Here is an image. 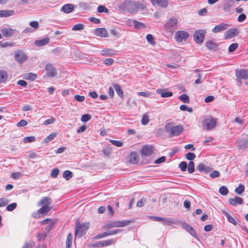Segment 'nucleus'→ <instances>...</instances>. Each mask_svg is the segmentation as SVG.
I'll return each instance as SVG.
<instances>
[{
    "mask_svg": "<svg viewBox=\"0 0 248 248\" xmlns=\"http://www.w3.org/2000/svg\"><path fill=\"white\" fill-rule=\"evenodd\" d=\"M145 7L144 4L132 0H124L119 5L120 9L123 10H126L131 14L136 13L140 9L143 10L144 9Z\"/></svg>",
    "mask_w": 248,
    "mask_h": 248,
    "instance_id": "obj_1",
    "label": "nucleus"
},
{
    "mask_svg": "<svg viewBox=\"0 0 248 248\" xmlns=\"http://www.w3.org/2000/svg\"><path fill=\"white\" fill-rule=\"evenodd\" d=\"M165 131L170 134V137L177 136L181 135L184 130L182 125L174 126L173 124L169 123L165 127Z\"/></svg>",
    "mask_w": 248,
    "mask_h": 248,
    "instance_id": "obj_2",
    "label": "nucleus"
},
{
    "mask_svg": "<svg viewBox=\"0 0 248 248\" xmlns=\"http://www.w3.org/2000/svg\"><path fill=\"white\" fill-rule=\"evenodd\" d=\"M132 221H108L104 227L105 229H110L113 227H123L128 225Z\"/></svg>",
    "mask_w": 248,
    "mask_h": 248,
    "instance_id": "obj_3",
    "label": "nucleus"
},
{
    "mask_svg": "<svg viewBox=\"0 0 248 248\" xmlns=\"http://www.w3.org/2000/svg\"><path fill=\"white\" fill-rule=\"evenodd\" d=\"M89 223H84L81 224H77L76 225V237H80L82 236L89 228Z\"/></svg>",
    "mask_w": 248,
    "mask_h": 248,
    "instance_id": "obj_4",
    "label": "nucleus"
},
{
    "mask_svg": "<svg viewBox=\"0 0 248 248\" xmlns=\"http://www.w3.org/2000/svg\"><path fill=\"white\" fill-rule=\"evenodd\" d=\"M216 124L217 119L214 118L211 116L205 119L202 122L203 127L207 130H211L214 128Z\"/></svg>",
    "mask_w": 248,
    "mask_h": 248,
    "instance_id": "obj_5",
    "label": "nucleus"
},
{
    "mask_svg": "<svg viewBox=\"0 0 248 248\" xmlns=\"http://www.w3.org/2000/svg\"><path fill=\"white\" fill-rule=\"evenodd\" d=\"M235 75L237 81L241 84L242 79L246 80L248 78V70L247 69H236Z\"/></svg>",
    "mask_w": 248,
    "mask_h": 248,
    "instance_id": "obj_6",
    "label": "nucleus"
},
{
    "mask_svg": "<svg viewBox=\"0 0 248 248\" xmlns=\"http://www.w3.org/2000/svg\"><path fill=\"white\" fill-rule=\"evenodd\" d=\"M189 36V33L185 31H179L175 32V39L176 42L181 43L186 41Z\"/></svg>",
    "mask_w": 248,
    "mask_h": 248,
    "instance_id": "obj_7",
    "label": "nucleus"
},
{
    "mask_svg": "<svg viewBox=\"0 0 248 248\" xmlns=\"http://www.w3.org/2000/svg\"><path fill=\"white\" fill-rule=\"evenodd\" d=\"M178 25V20L175 17L170 18L164 25V29L169 31L176 29Z\"/></svg>",
    "mask_w": 248,
    "mask_h": 248,
    "instance_id": "obj_8",
    "label": "nucleus"
},
{
    "mask_svg": "<svg viewBox=\"0 0 248 248\" xmlns=\"http://www.w3.org/2000/svg\"><path fill=\"white\" fill-rule=\"evenodd\" d=\"M14 58L16 61L21 63L26 61L28 57L24 51L18 50L15 52Z\"/></svg>",
    "mask_w": 248,
    "mask_h": 248,
    "instance_id": "obj_9",
    "label": "nucleus"
},
{
    "mask_svg": "<svg viewBox=\"0 0 248 248\" xmlns=\"http://www.w3.org/2000/svg\"><path fill=\"white\" fill-rule=\"evenodd\" d=\"M206 33L205 30H199L196 31L193 35L194 41L198 44H201L203 41V38Z\"/></svg>",
    "mask_w": 248,
    "mask_h": 248,
    "instance_id": "obj_10",
    "label": "nucleus"
},
{
    "mask_svg": "<svg viewBox=\"0 0 248 248\" xmlns=\"http://www.w3.org/2000/svg\"><path fill=\"white\" fill-rule=\"evenodd\" d=\"M154 149V147L152 145H145L141 150V155L144 156H149L153 153Z\"/></svg>",
    "mask_w": 248,
    "mask_h": 248,
    "instance_id": "obj_11",
    "label": "nucleus"
},
{
    "mask_svg": "<svg viewBox=\"0 0 248 248\" xmlns=\"http://www.w3.org/2000/svg\"><path fill=\"white\" fill-rule=\"evenodd\" d=\"M121 231V230L117 229V230H111V231H109L105 232H104L103 233L98 234V235L95 236L94 238L95 239H101V238H102L106 237H107L108 236L115 234L120 232Z\"/></svg>",
    "mask_w": 248,
    "mask_h": 248,
    "instance_id": "obj_12",
    "label": "nucleus"
},
{
    "mask_svg": "<svg viewBox=\"0 0 248 248\" xmlns=\"http://www.w3.org/2000/svg\"><path fill=\"white\" fill-rule=\"evenodd\" d=\"M46 74L49 77H54L57 75L56 68L51 64H47L46 66Z\"/></svg>",
    "mask_w": 248,
    "mask_h": 248,
    "instance_id": "obj_13",
    "label": "nucleus"
},
{
    "mask_svg": "<svg viewBox=\"0 0 248 248\" xmlns=\"http://www.w3.org/2000/svg\"><path fill=\"white\" fill-rule=\"evenodd\" d=\"M239 33V30L235 28L229 29L225 33L224 38L229 39L237 36Z\"/></svg>",
    "mask_w": 248,
    "mask_h": 248,
    "instance_id": "obj_14",
    "label": "nucleus"
},
{
    "mask_svg": "<svg viewBox=\"0 0 248 248\" xmlns=\"http://www.w3.org/2000/svg\"><path fill=\"white\" fill-rule=\"evenodd\" d=\"M2 35L5 37H12L16 31V29H13L10 28H2L0 30Z\"/></svg>",
    "mask_w": 248,
    "mask_h": 248,
    "instance_id": "obj_15",
    "label": "nucleus"
},
{
    "mask_svg": "<svg viewBox=\"0 0 248 248\" xmlns=\"http://www.w3.org/2000/svg\"><path fill=\"white\" fill-rule=\"evenodd\" d=\"M151 2L154 6H158L161 8H166L168 5V0H151Z\"/></svg>",
    "mask_w": 248,
    "mask_h": 248,
    "instance_id": "obj_16",
    "label": "nucleus"
},
{
    "mask_svg": "<svg viewBox=\"0 0 248 248\" xmlns=\"http://www.w3.org/2000/svg\"><path fill=\"white\" fill-rule=\"evenodd\" d=\"M182 227L184 229L186 230L193 237L197 238L198 237V235L195 231V230L190 226L189 224L186 222H183L182 223Z\"/></svg>",
    "mask_w": 248,
    "mask_h": 248,
    "instance_id": "obj_17",
    "label": "nucleus"
},
{
    "mask_svg": "<svg viewBox=\"0 0 248 248\" xmlns=\"http://www.w3.org/2000/svg\"><path fill=\"white\" fill-rule=\"evenodd\" d=\"M229 25L226 23H220L215 26L213 29L212 31L214 33H217L227 29Z\"/></svg>",
    "mask_w": 248,
    "mask_h": 248,
    "instance_id": "obj_18",
    "label": "nucleus"
},
{
    "mask_svg": "<svg viewBox=\"0 0 248 248\" xmlns=\"http://www.w3.org/2000/svg\"><path fill=\"white\" fill-rule=\"evenodd\" d=\"M229 202L230 204L232 206H236L238 204H242L243 203V200L240 197L235 196L234 198H229Z\"/></svg>",
    "mask_w": 248,
    "mask_h": 248,
    "instance_id": "obj_19",
    "label": "nucleus"
},
{
    "mask_svg": "<svg viewBox=\"0 0 248 248\" xmlns=\"http://www.w3.org/2000/svg\"><path fill=\"white\" fill-rule=\"evenodd\" d=\"M100 54L102 56L111 57L116 55V51L113 49L106 48L101 50Z\"/></svg>",
    "mask_w": 248,
    "mask_h": 248,
    "instance_id": "obj_20",
    "label": "nucleus"
},
{
    "mask_svg": "<svg viewBox=\"0 0 248 248\" xmlns=\"http://www.w3.org/2000/svg\"><path fill=\"white\" fill-rule=\"evenodd\" d=\"M156 93L160 94L161 96L163 98L171 97L173 94L172 92L167 91V89H158L156 90Z\"/></svg>",
    "mask_w": 248,
    "mask_h": 248,
    "instance_id": "obj_21",
    "label": "nucleus"
},
{
    "mask_svg": "<svg viewBox=\"0 0 248 248\" xmlns=\"http://www.w3.org/2000/svg\"><path fill=\"white\" fill-rule=\"evenodd\" d=\"M15 14V12L12 10H0V17H7L13 16Z\"/></svg>",
    "mask_w": 248,
    "mask_h": 248,
    "instance_id": "obj_22",
    "label": "nucleus"
},
{
    "mask_svg": "<svg viewBox=\"0 0 248 248\" xmlns=\"http://www.w3.org/2000/svg\"><path fill=\"white\" fill-rule=\"evenodd\" d=\"M51 203V199L48 197L43 198L38 203L39 206H49Z\"/></svg>",
    "mask_w": 248,
    "mask_h": 248,
    "instance_id": "obj_23",
    "label": "nucleus"
},
{
    "mask_svg": "<svg viewBox=\"0 0 248 248\" xmlns=\"http://www.w3.org/2000/svg\"><path fill=\"white\" fill-rule=\"evenodd\" d=\"M196 169L200 172L207 173L211 170V169L203 163L199 164Z\"/></svg>",
    "mask_w": 248,
    "mask_h": 248,
    "instance_id": "obj_24",
    "label": "nucleus"
},
{
    "mask_svg": "<svg viewBox=\"0 0 248 248\" xmlns=\"http://www.w3.org/2000/svg\"><path fill=\"white\" fill-rule=\"evenodd\" d=\"M95 34L100 37H107L108 32L105 28H97L95 30Z\"/></svg>",
    "mask_w": 248,
    "mask_h": 248,
    "instance_id": "obj_25",
    "label": "nucleus"
},
{
    "mask_svg": "<svg viewBox=\"0 0 248 248\" xmlns=\"http://www.w3.org/2000/svg\"><path fill=\"white\" fill-rule=\"evenodd\" d=\"M129 161L133 164L137 163L139 160V157L136 152H133L129 155Z\"/></svg>",
    "mask_w": 248,
    "mask_h": 248,
    "instance_id": "obj_26",
    "label": "nucleus"
},
{
    "mask_svg": "<svg viewBox=\"0 0 248 248\" xmlns=\"http://www.w3.org/2000/svg\"><path fill=\"white\" fill-rule=\"evenodd\" d=\"M49 41V39L48 38H44L41 40H36L34 42V45L37 46H42L48 43Z\"/></svg>",
    "mask_w": 248,
    "mask_h": 248,
    "instance_id": "obj_27",
    "label": "nucleus"
},
{
    "mask_svg": "<svg viewBox=\"0 0 248 248\" xmlns=\"http://www.w3.org/2000/svg\"><path fill=\"white\" fill-rule=\"evenodd\" d=\"M238 147L240 149H245L248 147V140L241 139L238 141Z\"/></svg>",
    "mask_w": 248,
    "mask_h": 248,
    "instance_id": "obj_28",
    "label": "nucleus"
},
{
    "mask_svg": "<svg viewBox=\"0 0 248 248\" xmlns=\"http://www.w3.org/2000/svg\"><path fill=\"white\" fill-rule=\"evenodd\" d=\"M74 10L73 5L72 4H66L64 5L61 8V11L65 13H70Z\"/></svg>",
    "mask_w": 248,
    "mask_h": 248,
    "instance_id": "obj_29",
    "label": "nucleus"
},
{
    "mask_svg": "<svg viewBox=\"0 0 248 248\" xmlns=\"http://www.w3.org/2000/svg\"><path fill=\"white\" fill-rule=\"evenodd\" d=\"M207 47L210 50H216L217 48V44L212 40H209L206 42Z\"/></svg>",
    "mask_w": 248,
    "mask_h": 248,
    "instance_id": "obj_30",
    "label": "nucleus"
},
{
    "mask_svg": "<svg viewBox=\"0 0 248 248\" xmlns=\"http://www.w3.org/2000/svg\"><path fill=\"white\" fill-rule=\"evenodd\" d=\"M116 240L113 239L101 241L102 247H107L112 244H114Z\"/></svg>",
    "mask_w": 248,
    "mask_h": 248,
    "instance_id": "obj_31",
    "label": "nucleus"
},
{
    "mask_svg": "<svg viewBox=\"0 0 248 248\" xmlns=\"http://www.w3.org/2000/svg\"><path fill=\"white\" fill-rule=\"evenodd\" d=\"M162 222L164 225H170L172 224H176V221L170 217L163 218V220Z\"/></svg>",
    "mask_w": 248,
    "mask_h": 248,
    "instance_id": "obj_32",
    "label": "nucleus"
},
{
    "mask_svg": "<svg viewBox=\"0 0 248 248\" xmlns=\"http://www.w3.org/2000/svg\"><path fill=\"white\" fill-rule=\"evenodd\" d=\"M52 209L50 206H42V207L38 210V213L40 214H46L48 212Z\"/></svg>",
    "mask_w": 248,
    "mask_h": 248,
    "instance_id": "obj_33",
    "label": "nucleus"
},
{
    "mask_svg": "<svg viewBox=\"0 0 248 248\" xmlns=\"http://www.w3.org/2000/svg\"><path fill=\"white\" fill-rule=\"evenodd\" d=\"M8 78V75L4 70H0V83L4 82Z\"/></svg>",
    "mask_w": 248,
    "mask_h": 248,
    "instance_id": "obj_34",
    "label": "nucleus"
},
{
    "mask_svg": "<svg viewBox=\"0 0 248 248\" xmlns=\"http://www.w3.org/2000/svg\"><path fill=\"white\" fill-rule=\"evenodd\" d=\"M133 25L136 28L139 30L144 29L146 27L143 23L135 20H133Z\"/></svg>",
    "mask_w": 248,
    "mask_h": 248,
    "instance_id": "obj_35",
    "label": "nucleus"
},
{
    "mask_svg": "<svg viewBox=\"0 0 248 248\" xmlns=\"http://www.w3.org/2000/svg\"><path fill=\"white\" fill-rule=\"evenodd\" d=\"M113 87L114 89L115 90L117 94L120 97H123V92L121 89L120 85L117 84H114Z\"/></svg>",
    "mask_w": 248,
    "mask_h": 248,
    "instance_id": "obj_36",
    "label": "nucleus"
},
{
    "mask_svg": "<svg viewBox=\"0 0 248 248\" xmlns=\"http://www.w3.org/2000/svg\"><path fill=\"white\" fill-rule=\"evenodd\" d=\"M78 5L79 8L83 10H87L90 8V4L89 3L80 2L79 3Z\"/></svg>",
    "mask_w": 248,
    "mask_h": 248,
    "instance_id": "obj_37",
    "label": "nucleus"
},
{
    "mask_svg": "<svg viewBox=\"0 0 248 248\" xmlns=\"http://www.w3.org/2000/svg\"><path fill=\"white\" fill-rule=\"evenodd\" d=\"M56 134L55 133H51L44 139V142L45 143H48L50 141L52 140L56 137Z\"/></svg>",
    "mask_w": 248,
    "mask_h": 248,
    "instance_id": "obj_38",
    "label": "nucleus"
},
{
    "mask_svg": "<svg viewBox=\"0 0 248 248\" xmlns=\"http://www.w3.org/2000/svg\"><path fill=\"white\" fill-rule=\"evenodd\" d=\"M73 239L72 235L71 233L68 234L67 236L66 244L67 248H71L72 245V241Z\"/></svg>",
    "mask_w": 248,
    "mask_h": 248,
    "instance_id": "obj_39",
    "label": "nucleus"
},
{
    "mask_svg": "<svg viewBox=\"0 0 248 248\" xmlns=\"http://www.w3.org/2000/svg\"><path fill=\"white\" fill-rule=\"evenodd\" d=\"M178 98L184 103H189V99L188 95L186 94H183L180 95Z\"/></svg>",
    "mask_w": 248,
    "mask_h": 248,
    "instance_id": "obj_40",
    "label": "nucleus"
},
{
    "mask_svg": "<svg viewBox=\"0 0 248 248\" xmlns=\"http://www.w3.org/2000/svg\"><path fill=\"white\" fill-rule=\"evenodd\" d=\"M245 190V186L242 184H240L239 186L235 188V192L239 195H241Z\"/></svg>",
    "mask_w": 248,
    "mask_h": 248,
    "instance_id": "obj_41",
    "label": "nucleus"
},
{
    "mask_svg": "<svg viewBox=\"0 0 248 248\" xmlns=\"http://www.w3.org/2000/svg\"><path fill=\"white\" fill-rule=\"evenodd\" d=\"M63 177L66 180H68L72 177V172L70 170H65L63 173Z\"/></svg>",
    "mask_w": 248,
    "mask_h": 248,
    "instance_id": "obj_42",
    "label": "nucleus"
},
{
    "mask_svg": "<svg viewBox=\"0 0 248 248\" xmlns=\"http://www.w3.org/2000/svg\"><path fill=\"white\" fill-rule=\"evenodd\" d=\"M195 164L193 161H190L189 162L188 165L187 167V171L189 173H192L194 172L195 170L194 169Z\"/></svg>",
    "mask_w": 248,
    "mask_h": 248,
    "instance_id": "obj_43",
    "label": "nucleus"
},
{
    "mask_svg": "<svg viewBox=\"0 0 248 248\" xmlns=\"http://www.w3.org/2000/svg\"><path fill=\"white\" fill-rule=\"evenodd\" d=\"M0 46L3 48H6L8 47H13L14 46V44L13 43L7 42H3L2 41L0 42Z\"/></svg>",
    "mask_w": 248,
    "mask_h": 248,
    "instance_id": "obj_44",
    "label": "nucleus"
},
{
    "mask_svg": "<svg viewBox=\"0 0 248 248\" xmlns=\"http://www.w3.org/2000/svg\"><path fill=\"white\" fill-rule=\"evenodd\" d=\"M219 192L222 195H226L229 193L228 188L225 186H222L219 189Z\"/></svg>",
    "mask_w": 248,
    "mask_h": 248,
    "instance_id": "obj_45",
    "label": "nucleus"
},
{
    "mask_svg": "<svg viewBox=\"0 0 248 248\" xmlns=\"http://www.w3.org/2000/svg\"><path fill=\"white\" fill-rule=\"evenodd\" d=\"M225 216H226V217H227V219L228 220V221L230 222V223H232V224H233L234 225H237V222L236 221H235V220L233 218V217L231 216V215H230L227 212H225Z\"/></svg>",
    "mask_w": 248,
    "mask_h": 248,
    "instance_id": "obj_46",
    "label": "nucleus"
},
{
    "mask_svg": "<svg viewBox=\"0 0 248 248\" xmlns=\"http://www.w3.org/2000/svg\"><path fill=\"white\" fill-rule=\"evenodd\" d=\"M84 25L81 23L77 24L74 25L72 28V30L73 31H81L84 29Z\"/></svg>",
    "mask_w": 248,
    "mask_h": 248,
    "instance_id": "obj_47",
    "label": "nucleus"
},
{
    "mask_svg": "<svg viewBox=\"0 0 248 248\" xmlns=\"http://www.w3.org/2000/svg\"><path fill=\"white\" fill-rule=\"evenodd\" d=\"M238 44L235 43L232 44L228 48V51L230 52H234L238 47Z\"/></svg>",
    "mask_w": 248,
    "mask_h": 248,
    "instance_id": "obj_48",
    "label": "nucleus"
},
{
    "mask_svg": "<svg viewBox=\"0 0 248 248\" xmlns=\"http://www.w3.org/2000/svg\"><path fill=\"white\" fill-rule=\"evenodd\" d=\"M29 25L30 26H31L33 29V30L36 31L37 30L39 27V24L38 22L36 21H31L29 23Z\"/></svg>",
    "mask_w": 248,
    "mask_h": 248,
    "instance_id": "obj_49",
    "label": "nucleus"
},
{
    "mask_svg": "<svg viewBox=\"0 0 248 248\" xmlns=\"http://www.w3.org/2000/svg\"><path fill=\"white\" fill-rule=\"evenodd\" d=\"M148 43L152 45H155V42L154 40V38L152 34H148L146 35V37Z\"/></svg>",
    "mask_w": 248,
    "mask_h": 248,
    "instance_id": "obj_50",
    "label": "nucleus"
},
{
    "mask_svg": "<svg viewBox=\"0 0 248 248\" xmlns=\"http://www.w3.org/2000/svg\"><path fill=\"white\" fill-rule=\"evenodd\" d=\"M187 167V164L186 162H185V161L181 162L179 164V168L181 169V170L182 171H186Z\"/></svg>",
    "mask_w": 248,
    "mask_h": 248,
    "instance_id": "obj_51",
    "label": "nucleus"
},
{
    "mask_svg": "<svg viewBox=\"0 0 248 248\" xmlns=\"http://www.w3.org/2000/svg\"><path fill=\"white\" fill-rule=\"evenodd\" d=\"M149 122V119L147 115L144 114L141 119V124L143 125H146Z\"/></svg>",
    "mask_w": 248,
    "mask_h": 248,
    "instance_id": "obj_52",
    "label": "nucleus"
},
{
    "mask_svg": "<svg viewBox=\"0 0 248 248\" xmlns=\"http://www.w3.org/2000/svg\"><path fill=\"white\" fill-rule=\"evenodd\" d=\"M37 75L31 73H28L26 76V78L31 80H34L37 78Z\"/></svg>",
    "mask_w": 248,
    "mask_h": 248,
    "instance_id": "obj_53",
    "label": "nucleus"
},
{
    "mask_svg": "<svg viewBox=\"0 0 248 248\" xmlns=\"http://www.w3.org/2000/svg\"><path fill=\"white\" fill-rule=\"evenodd\" d=\"M97 11L99 13H107L108 12V8L105 7L104 6L100 5L97 7Z\"/></svg>",
    "mask_w": 248,
    "mask_h": 248,
    "instance_id": "obj_54",
    "label": "nucleus"
},
{
    "mask_svg": "<svg viewBox=\"0 0 248 248\" xmlns=\"http://www.w3.org/2000/svg\"><path fill=\"white\" fill-rule=\"evenodd\" d=\"M35 246V243L33 241H30L28 242H26L22 248H32Z\"/></svg>",
    "mask_w": 248,
    "mask_h": 248,
    "instance_id": "obj_55",
    "label": "nucleus"
},
{
    "mask_svg": "<svg viewBox=\"0 0 248 248\" xmlns=\"http://www.w3.org/2000/svg\"><path fill=\"white\" fill-rule=\"evenodd\" d=\"M109 141L114 145L117 147H121L123 145V142L121 140H110Z\"/></svg>",
    "mask_w": 248,
    "mask_h": 248,
    "instance_id": "obj_56",
    "label": "nucleus"
},
{
    "mask_svg": "<svg viewBox=\"0 0 248 248\" xmlns=\"http://www.w3.org/2000/svg\"><path fill=\"white\" fill-rule=\"evenodd\" d=\"M9 202V201L5 198L0 199V207H4Z\"/></svg>",
    "mask_w": 248,
    "mask_h": 248,
    "instance_id": "obj_57",
    "label": "nucleus"
},
{
    "mask_svg": "<svg viewBox=\"0 0 248 248\" xmlns=\"http://www.w3.org/2000/svg\"><path fill=\"white\" fill-rule=\"evenodd\" d=\"M35 140V138L34 136L26 137L24 138L23 141L25 143L31 142Z\"/></svg>",
    "mask_w": 248,
    "mask_h": 248,
    "instance_id": "obj_58",
    "label": "nucleus"
},
{
    "mask_svg": "<svg viewBox=\"0 0 248 248\" xmlns=\"http://www.w3.org/2000/svg\"><path fill=\"white\" fill-rule=\"evenodd\" d=\"M180 109L182 111H187L189 112H191L193 110V109L191 108H189L185 105H181L180 107Z\"/></svg>",
    "mask_w": 248,
    "mask_h": 248,
    "instance_id": "obj_59",
    "label": "nucleus"
},
{
    "mask_svg": "<svg viewBox=\"0 0 248 248\" xmlns=\"http://www.w3.org/2000/svg\"><path fill=\"white\" fill-rule=\"evenodd\" d=\"M91 116L88 114H85L81 116V120L83 122H86L90 120Z\"/></svg>",
    "mask_w": 248,
    "mask_h": 248,
    "instance_id": "obj_60",
    "label": "nucleus"
},
{
    "mask_svg": "<svg viewBox=\"0 0 248 248\" xmlns=\"http://www.w3.org/2000/svg\"><path fill=\"white\" fill-rule=\"evenodd\" d=\"M195 157V155L193 153H188L186 155V158L188 160H190L191 161H192V160H193Z\"/></svg>",
    "mask_w": 248,
    "mask_h": 248,
    "instance_id": "obj_61",
    "label": "nucleus"
},
{
    "mask_svg": "<svg viewBox=\"0 0 248 248\" xmlns=\"http://www.w3.org/2000/svg\"><path fill=\"white\" fill-rule=\"evenodd\" d=\"M16 206H17V204L16 203H15V202L12 203L10 204H9L7 206L6 209L8 211H12L14 210L16 207Z\"/></svg>",
    "mask_w": 248,
    "mask_h": 248,
    "instance_id": "obj_62",
    "label": "nucleus"
},
{
    "mask_svg": "<svg viewBox=\"0 0 248 248\" xmlns=\"http://www.w3.org/2000/svg\"><path fill=\"white\" fill-rule=\"evenodd\" d=\"M46 237V233L38 232L37 235V237L38 240L41 241L44 240Z\"/></svg>",
    "mask_w": 248,
    "mask_h": 248,
    "instance_id": "obj_63",
    "label": "nucleus"
},
{
    "mask_svg": "<svg viewBox=\"0 0 248 248\" xmlns=\"http://www.w3.org/2000/svg\"><path fill=\"white\" fill-rule=\"evenodd\" d=\"M56 119L52 117L51 119L46 120L43 123L45 125H47L53 124L55 122Z\"/></svg>",
    "mask_w": 248,
    "mask_h": 248,
    "instance_id": "obj_64",
    "label": "nucleus"
}]
</instances>
